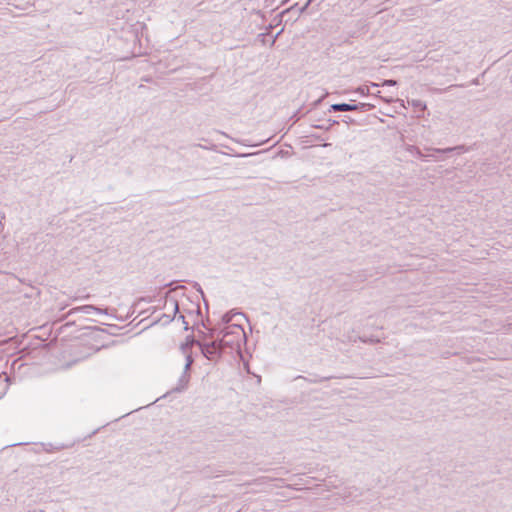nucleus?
<instances>
[{
  "instance_id": "f257e3e1",
  "label": "nucleus",
  "mask_w": 512,
  "mask_h": 512,
  "mask_svg": "<svg viewBox=\"0 0 512 512\" xmlns=\"http://www.w3.org/2000/svg\"><path fill=\"white\" fill-rule=\"evenodd\" d=\"M333 109L336 110V111H350V110H353L354 107L349 105V104H336L333 106Z\"/></svg>"
}]
</instances>
